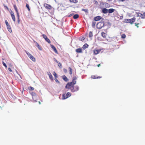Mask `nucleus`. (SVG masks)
<instances>
[{"label":"nucleus","instance_id":"nucleus-1","mask_svg":"<svg viewBox=\"0 0 145 145\" xmlns=\"http://www.w3.org/2000/svg\"><path fill=\"white\" fill-rule=\"evenodd\" d=\"M75 84H72L67 83L65 86L66 89H70L72 92H74L79 90V87L78 86H74Z\"/></svg>","mask_w":145,"mask_h":145},{"label":"nucleus","instance_id":"nucleus-2","mask_svg":"<svg viewBox=\"0 0 145 145\" xmlns=\"http://www.w3.org/2000/svg\"><path fill=\"white\" fill-rule=\"evenodd\" d=\"M71 96V94L70 92H68L66 94H63L62 95V99H66Z\"/></svg>","mask_w":145,"mask_h":145},{"label":"nucleus","instance_id":"nucleus-3","mask_svg":"<svg viewBox=\"0 0 145 145\" xmlns=\"http://www.w3.org/2000/svg\"><path fill=\"white\" fill-rule=\"evenodd\" d=\"M25 52L31 60L34 62H35L36 61L35 58L31 54L27 52V51H25Z\"/></svg>","mask_w":145,"mask_h":145},{"label":"nucleus","instance_id":"nucleus-4","mask_svg":"<svg viewBox=\"0 0 145 145\" xmlns=\"http://www.w3.org/2000/svg\"><path fill=\"white\" fill-rule=\"evenodd\" d=\"M104 24L102 22H99L98 23L96 27L98 29H101L104 26Z\"/></svg>","mask_w":145,"mask_h":145},{"label":"nucleus","instance_id":"nucleus-5","mask_svg":"<svg viewBox=\"0 0 145 145\" xmlns=\"http://www.w3.org/2000/svg\"><path fill=\"white\" fill-rule=\"evenodd\" d=\"M77 78H78V77H77L75 76H74L72 78V82H68L67 83L76 84V80H77Z\"/></svg>","mask_w":145,"mask_h":145},{"label":"nucleus","instance_id":"nucleus-6","mask_svg":"<svg viewBox=\"0 0 145 145\" xmlns=\"http://www.w3.org/2000/svg\"><path fill=\"white\" fill-rule=\"evenodd\" d=\"M137 14V16H139L141 17L142 18L145 19V12H144L143 14H142L140 12H136Z\"/></svg>","mask_w":145,"mask_h":145},{"label":"nucleus","instance_id":"nucleus-7","mask_svg":"<svg viewBox=\"0 0 145 145\" xmlns=\"http://www.w3.org/2000/svg\"><path fill=\"white\" fill-rule=\"evenodd\" d=\"M43 5L46 8L48 9L49 10L51 9L52 8V7L50 5L47 4L46 3H44Z\"/></svg>","mask_w":145,"mask_h":145},{"label":"nucleus","instance_id":"nucleus-8","mask_svg":"<svg viewBox=\"0 0 145 145\" xmlns=\"http://www.w3.org/2000/svg\"><path fill=\"white\" fill-rule=\"evenodd\" d=\"M10 13L13 20L14 22H15L16 18L14 12L12 11L11 10Z\"/></svg>","mask_w":145,"mask_h":145},{"label":"nucleus","instance_id":"nucleus-9","mask_svg":"<svg viewBox=\"0 0 145 145\" xmlns=\"http://www.w3.org/2000/svg\"><path fill=\"white\" fill-rule=\"evenodd\" d=\"M130 24H132L135 21L136 18L135 17H134L133 18L129 19Z\"/></svg>","mask_w":145,"mask_h":145},{"label":"nucleus","instance_id":"nucleus-10","mask_svg":"<svg viewBox=\"0 0 145 145\" xmlns=\"http://www.w3.org/2000/svg\"><path fill=\"white\" fill-rule=\"evenodd\" d=\"M101 49L98 50H95L93 51L94 54L95 55H97L101 51Z\"/></svg>","mask_w":145,"mask_h":145},{"label":"nucleus","instance_id":"nucleus-11","mask_svg":"<svg viewBox=\"0 0 145 145\" xmlns=\"http://www.w3.org/2000/svg\"><path fill=\"white\" fill-rule=\"evenodd\" d=\"M51 48L54 51L56 54L58 53V52L56 50V47H55V46L53 45H51Z\"/></svg>","mask_w":145,"mask_h":145},{"label":"nucleus","instance_id":"nucleus-12","mask_svg":"<svg viewBox=\"0 0 145 145\" xmlns=\"http://www.w3.org/2000/svg\"><path fill=\"white\" fill-rule=\"evenodd\" d=\"M75 51L77 53H82V49L81 48H78L75 50Z\"/></svg>","mask_w":145,"mask_h":145},{"label":"nucleus","instance_id":"nucleus-13","mask_svg":"<svg viewBox=\"0 0 145 145\" xmlns=\"http://www.w3.org/2000/svg\"><path fill=\"white\" fill-rule=\"evenodd\" d=\"M139 21V22L138 23H135V26L137 27H138L139 26H138V25L139 24H140L141 23V21L140 20V18H139L137 20V21Z\"/></svg>","mask_w":145,"mask_h":145},{"label":"nucleus","instance_id":"nucleus-14","mask_svg":"<svg viewBox=\"0 0 145 145\" xmlns=\"http://www.w3.org/2000/svg\"><path fill=\"white\" fill-rule=\"evenodd\" d=\"M34 42L35 43L36 46L38 47V49L40 50H42V48L39 44L35 41H34Z\"/></svg>","mask_w":145,"mask_h":145},{"label":"nucleus","instance_id":"nucleus-15","mask_svg":"<svg viewBox=\"0 0 145 145\" xmlns=\"http://www.w3.org/2000/svg\"><path fill=\"white\" fill-rule=\"evenodd\" d=\"M102 78L101 76H97L95 75H92L91 78L92 79L100 78Z\"/></svg>","mask_w":145,"mask_h":145},{"label":"nucleus","instance_id":"nucleus-16","mask_svg":"<svg viewBox=\"0 0 145 145\" xmlns=\"http://www.w3.org/2000/svg\"><path fill=\"white\" fill-rule=\"evenodd\" d=\"M101 17L100 16H97L95 17L94 18V20L95 21H98L101 18Z\"/></svg>","mask_w":145,"mask_h":145},{"label":"nucleus","instance_id":"nucleus-17","mask_svg":"<svg viewBox=\"0 0 145 145\" xmlns=\"http://www.w3.org/2000/svg\"><path fill=\"white\" fill-rule=\"evenodd\" d=\"M13 7H14L16 11V13L17 15H18V14H19V13L18 12V10L17 9V8L16 5H14Z\"/></svg>","mask_w":145,"mask_h":145},{"label":"nucleus","instance_id":"nucleus-18","mask_svg":"<svg viewBox=\"0 0 145 145\" xmlns=\"http://www.w3.org/2000/svg\"><path fill=\"white\" fill-rule=\"evenodd\" d=\"M61 77L65 81L67 82L68 81V79L65 75L62 76Z\"/></svg>","mask_w":145,"mask_h":145},{"label":"nucleus","instance_id":"nucleus-19","mask_svg":"<svg viewBox=\"0 0 145 145\" xmlns=\"http://www.w3.org/2000/svg\"><path fill=\"white\" fill-rule=\"evenodd\" d=\"M102 11L103 13L104 14H106L108 13V10L106 8H104L102 9Z\"/></svg>","mask_w":145,"mask_h":145},{"label":"nucleus","instance_id":"nucleus-20","mask_svg":"<svg viewBox=\"0 0 145 145\" xmlns=\"http://www.w3.org/2000/svg\"><path fill=\"white\" fill-rule=\"evenodd\" d=\"M48 74L49 77L50 78V79L51 80H53V76H52V75L51 74V73L50 72H48Z\"/></svg>","mask_w":145,"mask_h":145},{"label":"nucleus","instance_id":"nucleus-21","mask_svg":"<svg viewBox=\"0 0 145 145\" xmlns=\"http://www.w3.org/2000/svg\"><path fill=\"white\" fill-rule=\"evenodd\" d=\"M101 36L103 38H106L107 36L106 33L103 32L101 33Z\"/></svg>","mask_w":145,"mask_h":145},{"label":"nucleus","instance_id":"nucleus-22","mask_svg":"<svg viewBox=\"0 0 145 145\" xmlns=\"http://www.w3.org/2000/svg\"><path fill=\"white\" fill-rule=\"evenodd\" d=\"M69 1L71 3H78V1L76 0H69Z\"/></svg>","mask_w":145,"mask_h":145},{"label":"nucleus","instance_id":"nucleus-23","mask_svg":"<svg viewBox=\"0 0 145 145\" xmlns=\"http://www.w3.org/2000/svg\"><path fill=\"white\" fill-rule=\"evenodd\" d=\"M115 11V9L113 8H110L108 10V12L109 13H112Z\"/></svg>","mask_w":145,"mask_h":145},{"label":"nucleus","instance_id":"nucleus-24","mask_svg":"<svg viewBox=\"0 0 145 145\" xmlns=\"http://www.w3.org/2000/svg\"><path fill=\"white\" fill-rule=\"evenodd\" d=\"M88 45L87 44H85L83 46L82 48H83L84 50L86 48H88Z\"/></svg>","mask_w":145,"mask_h":145},{"label":"nucleus","instance_id":"nucleus-25","mask_svg":"<svg viewBox=\"0 0 145 145\" xmlns=\"http://www.w3.org/2000/svg\"><path fill=\"white\" fill-rule=\"evenodd\" d=\"M123 22L128 23H130L129 19H125L124 20Z\"/></svg>","mask_w":145,"mask_h":145},{"label":"nucleus","instance_id":"nucleus-26","mask_svg":"<svg viewBox=\"0 0 145 145\" xmlns=\"http://www.w3.org/2000/svg\"><path fill=\"white\" fill-rule=\"evenodd\" d=\"M89 38H91L93 36V34L92 32L90 31L89 34Z\"/></svg>","mask_w":145,"mask_h":145},{"label":"nucleus","instance_id":"nucleus-27","mask_svg":"<svg viewBox=\"0 0 145 145\" xmlns=\"http://www.w3.org/2000/svg\"><path fill=\"white\" fill-rule=\"evenodd\" d=\"M79 15L78 14H76L74 15L73 18L74 19H76L78 18Z\"/></svg>","mask_w":145,"mask_h":145},{"label":"nucleus","instance_id":"nucleus-28","mask_svg":"<svg viewBox=\"0 0 145 145\" xmlns=\"http://www.w3.org/2000/svg\"><path fill=\"white\" fill-rule=\"evenodd\" d=\"M85 38L84 37H79V40H83L85 39Z\"/></svg>","mask_w":145,"mask_h":145},{"label":"nucleus","instance_id":"nucleus-29","mask_svg":"<svg viewBox=\"0 0 145 145\" xmlns=\"http://www.w3.org/2000/svg\"><path fill=\"white\" fill-rule=\"evenodd\" d=\"M69 72L70 74L71 75L72 73V69L70 67H69Z\"/></svg>","mask_w":145,"mask_h":145},{"label":"nucleus","instance_id":"nucleus-30","mask_svg":"<svg viewBox=\"0 0 145 145\" xmlns=\"http://www.w3.org/2000/svg\"><path fill=\"white\" fill-rule=\"evenodd\" d=\"M7 29L8 30V31L10 32H11L12 30H11V28L10 25H8V26H7Z\"/></svg>","mask_w":145,"mask_h":145},{"label":"nucleus","instance_id":"nucleus-31","mask_svg":"<svg viewBox=\"0 0 145 145\" xmlns=\"http://www.w3.org/2000/svg\"><path fill=\"white\" fill-rule=\"evenodd\" d=\"M17 18H18V24H20V15L19 14H18V15H17Z\"/></svg>","mask_w":145,"mask_h":145},{"label":"nucleus","instance_id":"nucleus-32","mask_svg":"<svg viewBox=\"0 0 145 145\" xmlns=\"http://www.w3.org/2000/svg\"><path fill=\"white\" fill-rule=\"evenodd\" d=\"M45 40L49 43H50L51 41L50 39L48 38H47L45 39Z\"/></svg>","mask_w":145,"mask_h":145},{"label":"nucleus","instance_id":"nucleus-33","mask_svg":"<svg viewBox=\"0 0 145 145\" xmlns=\"http://www.w3.org/2000/svg\"><path fill=\"white\" fill-rule=\"evenodd\" d=\"M53 75L54 76L55 78H57V76L56 73L55 72H54L53 73Z\"/></svg>","mask_w":145,"mask_h":145},{"label":"nucleus","instance_id":"nucleus-34","mask_svg":"<svg viewBox=\"0 0 145 145\" xmlns=\"http://www.w3.org/2000/svg\"><path fill=\"white\" fill-rule=\"evenodd\" d=\"M26 7L27 8L28 10L29 11H30V9L29 8V5L27 4H26Z\"/></svg>","mask_w":145,"mask_h":145},{"label":"nucleus","instance_id":"nucleus-35","mask_svg":"<svg viewBox=\"0 0 145 145\" xmlns=\"http://www.w3.org/2000/svg\"><path fill=\"white\" fill-rule=\"evenodd\" d=\"M57 63L58 64L59 67L60 68H61L62 67V64L61 63L59 62H57Z\"/></svg>","mask_w":145,"mask_h":145},{"label":"nucleus","instance_id":"nucleus-36","mask_svg":"<svg viewBox=\"0 0 145 145\" xmlns=\"http://www.w3.org/2000/svg\"><path fill=\"white\" fill-rule=\"evenodd\" d=\"M126 37V35L125 34H123L121 36V38L123 39H124Z\"/></svg>","mask_w":145,"mask_h":145},{"label":"nucleus","instance_id":"nucleus-37","mask_svg":"<svg viewBox=\"0 0 145 145\" xmlns=\"http://www.w3.org/2000/svg\"><path fill=\"white\" fill-rule=\"evenodd\" d=\"M96 24V22H93L92 24V25L93 27H94L95 26Z\"/></svg>","mask_w":145,"mask_h":145},{"label":"nucleus","instance_id":"nucleus-38","mask_svg":"<svg viewBox=\"0 0 145 145\" xmlns=\"http://www.w3.org/2000/svg\"><path fill=\"white\" fill-rule=\"evenodd\" d=\"M82 11H84L86 12H88V9H82Z\"/></svg>","mask_w":145,"mask_h":145},{"label":"nucleus","instance_id":"nucleus-39","mask_svg":"<svg viewBox=\"0 0 145 145\" xmlns=\"http://www.w3.org/2000/svg\"><path fill=\"white\" fill-rule=\"evenodd\" d=\"M5 24L7 25V26H8V25H9V24L8 23V22L7 20H5Z\"/></svg>","mask_w":145,"mask_h":145},{"label":"nucleus","instance_id":"nucleus-40","mask_svg":"<svg viewBox=\"0 0 145 145\" xmlns=\"http://www.w3.org/2000/svg\"><path fill=\"white\" fill-rule=\"evenodd\" d=\"M2 63H3V65L6 68H7V65H6V64H5V63L3 61V62H2Z\"/></svg>","mask_w":145,"mask_h":145},{"label":"nucleus","instance_id":"nucleus-41","mask_svg":"<svg viewBox=\"0 0 145 145\" xmlns=\"http://www.w3.org/2000/svg\"><path fill=\"white\" fill-rule=\"evenodd\" d=\"M42 37H43V38L45 39L46 38H47V37L46 36L44 35V34H43L42 35Z\"/></svg>","mask_w":145,"mask_h":145},{"label":"nucleus","instance_id":"nucleus-42","mask_svg":"<svg viewBox=\"0 0 145 145\" xmlns=\"http://www.w3.org/2000/svg\"><path fill=\"white\" fill-rule=\"evenodd\" d=\"M34 88L32 87H31V86H30L29 87V89L30 90H34Z\"/></svg>","mask_w":145,"mask_h":145},{"label":"nucleus","instance_id":"nucleus-43","mask_svg":"<svg viewBox=\"0 0 145 145\" xmlns=\"http://www.w3.org/2000/svg\"><path fill=\"white\" fill-rule=\"evenodd\" d=\"M32 95L33 96V98L34 97H35V93H32Z\"/></svg>","mask_w":145,"mask_h":145},{"label":"nucleus","instance_id":"nucleus-44","mask_svg":"<svg viewBox=\"0 0 145 145\" xmlns=\"http://www.w3.org/2000/svg\"><path fill=\"white\" fill-rule=\"evenodd\" d=\"M55 81H56V82H57L58 83H59V81L57 79V78H55Z\"/></svg>","mask_w":145,"mask_h":145},{"label":"nucleus","instance_id":"nucleus-45","mask_svg":"<svg viewBox=\"0 0 145 145\" xmlns=\"http://www.w3.org/2000/svg\"><path fill=\"white\" fill-rule=\"evenodd\" d=\"M63 71L65 73H67V70L65 69H63Z\"/></svg>","mask_w":145,"mask_h":145},{"label":"nucleus","instance_id":"nucleus-46","mask_svg":"<svg viewBox=\"0 0 145 145\" xmlns=\"http://www.w3.org/2000/svg\"><path fill=\"white\" fill-rule=\"evenodd\" d=\"M8 69L10 72H11L12 71V69L10 68H8Z\"/></svg>","mask_w":145,"mask_h":145},{"label":"nucleus","instance_id":"nucleus-47","mask_svg":"<svg viewBox=\"0 0 145 145\" xmlns=\"http://www.w3.org/2000/svg\"><path fill=\"white\" fill-rule=\"evenodd\" d=\"M73 14H70L69 15V17H70L71 16H72Z\"/></svg>","mask_w":145,"mask_h":145},{"label":"nucleus","instance_id":"nucleus-48","mask_svg":"<svg viewBox=\"0 0 145 145\" xmlns=\"http://www.w3.org/2000/svg\"><path fill=\"white\" fill-rule=\"evenodd\" d=\"M5 7L7 9V10H8V7L7 6H5Z\"/></svg>","mask_w":145,"mask_h":145},{"label":"nucleus","instance_id":"nucleus-49","mask_svg":"<svg viewBox=\"0 0 145 145\" xmlns=\"http://www.w3.org/2000/svg\"><path fill=\"white\" fill-rule=\"evenodd\" d=\"M100 65H100V64H98V65H97V67H99L100 66Z\"/></svg>","mask_w":145,"mask_h":145},{"label":"nucleus","instance_id":"nucleus-50","mask_svg":"<svg viewBox=\"0 0 145 145\" xmlns=\"http://www.w3.org/2000/svg\"><path fill=\"white\" fill-rule=\"evenodd\" d=\"M55 59V61H56L57 63V62H59V61H57L56 59Z\"/></svg>","mask_w":145,"mask_h":145},{"label":"nucleus","instance_id":"nucleus-51","mask_svg":"<svg viewBox=\"0 0 145 145\" xmlns=\"http://www.w3.org/2000/svg\"><path fill=\"white\" fill-rule=\"evenodd\" d=\"M125 0H121V1H125Z\"/></svg>","mask_w":145,"mask_h":145},{"label":"nucleus","instance_id":"nucleus-52","mask_svg":"<svg viewBox=\"0 0 145 145\" xmlns=\"http://www.w3.org/2000/svg\"><path fill=\"white\" fill-rule=\"evenodd\" d=\"M39 104H41V103H40V102H39Z\"/></svg>","mask_w":145,"mask_h":145},{"label":"nucleus","instance_id":"nucleus-53","mask_svg":"<svg viewBox=\"0 0 145 145\" xmlns=\"http://www.w3.org/2000/svg\"><path fill=\"white\" fill-rule=\"evenodd\" d=\"M137 22H137V23H138V22H139V21H137Z\"/></svg>","mask_w":145,"mask_h":145}]
</instances>
